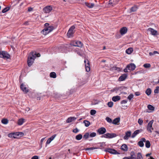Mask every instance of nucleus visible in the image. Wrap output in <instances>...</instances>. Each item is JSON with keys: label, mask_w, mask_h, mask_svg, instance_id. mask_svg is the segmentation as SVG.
Instances as JSON below:
<instances>
[{"label": "nucleus", "mask_w": 159, "mask_h": 159, "mask_svg": "<svg viewBox=\"0 0 159 159\" xmlns=\"http://www.w3.org/2000/svg\"><path fill=\"white\" fill-rule=\"evenodd\" d=\"M56 136V134H54L53 135H52L51 137L49 139H50V140L52 141V140L54 139L55 138Z\"/></svg>", "instance_id": "obj_50"}, {"label": "nucleus", "mask_w": 159, "mask_h": 159, "mask_svg": "<svg viewBox=\"0 0 159 159\" xmlns=\"http://www.w3.org/2000/svg\"><path fill=\"white\" fill-rule=\"evenodd\" d=\"M154 120H152L150 121L148 124L147 126V129L148 131H149L150 133H152V130H153V129L152 127V124L153 123Z\"/></svg>", "instance_id": "obj_9"}, {"label": "nucleus", "mask_w": 159, "mask_h": 159, "mask_svg": "<svg viewBox=\"0 0 159 159\" xmlns=\"http://www.w3.org/2000/svg\"><path fill=\"white\" fill-rule=\"evenodd\" d=\"M148 30L150 31L151 32V34L152 35H156L157 34V31L152 28H149L148 29Z\"/></svg>", "instance_id": "obj_16"}, {"label": "nucleus", "mask_w": 159, "mask_h": 159, "mask_svg": "<svg viewBox=\"0 0 159 159\" xmlns=\"http://www.w3.org/2000/svg\"><path fill=\"white\" fill-rule=\"evenodd\" d=\"M120 99V98L119 96H114L112 98V100L114 102H116L119 100Z\"/></svg>", "instance_id": "obj_22"}, {"label": "nucleus", "mask_w": 159, "mask_h": 159, "mask_svg": "<svg viewBox=\"0 0 159 159\" xmlns=\"http://www.w3.org/2000/svg\"><path fill=\"white\" fill-rule=\"evenodd\" d=\"M154 93H159V86L156 87V89L154 90Z\"/></svg>", "instance_id": "obj_42"}, {"label": "nucleus", "mask_w": 159, "mask_h": 159, "mask_svg": "<svg viewBox=\"0 0 159 159\" xmlns=\"http://www.w3.org/2000/svg\"><path fill=\"white\" fill-rule=\"evenodd\" d=\"M13 138L17 139L19 137L23 135V134L22 132L15 133H13Z\"/></svg>", "instance_id": "obj_15"}, {"label": "nucleus", "mask_w": 159, "mask_h": 159, "mask_svg": "<svg viewBox=\"0 0 159 159\" xmlns=\"http://www.w3.org/2000/svg\"><path fill=\"white\" fill-rule=\"evenodd\" d=\"M83 123L85 124V125L86 127L89 126L90 125V122L87 120H84V121Z\"/></svg>", "instance_id": "obj_31"}, {"label": "nucleus", "mask_w": 159, "mask_h": 159, "mask_svg": "<svg viewBox=\"0 0 159 159\" xmlns=\"http://www.w3.org/2000/svg\"><path fill=\"white\" fill-rule=\"evenodd\" d=\"M127 102V101L126 100H122L121 102V103L122 104H125V103H126Z\"/></svg>", "instance_id": "obj_55"}, {"label": "nucleus", "mask_w": 159, "mask_h": 159, "mask_svg": "<svg viewBox=\"0 0 159 159\" xmlns=\"http://www.w3.org/2000/svg\"><path fill=\"white\" fill-rule=\"evenodd\" d=\"M76 119L75 117H70L68 118L66 120L67 123H70Z\"/></svg>", "instance_id": "obj_23"}, {"label": "nucleus", "mask_w": 159, "mask_h": 159, "mask_svg": "<svg viewBox=\"0 0 159 159\" xmlns=\"http://www.w3.org/2000/svg\"><path fill=\"white\" fill-rule=\"evenodd\" d=\"M148 108L149 110L151 111H154V107L151 105H148Z\"/></svg>", "instance_id": "obj_33"}, {"label": "nucleus", "mask_w": 159, "mask_h": 159, "mask_svg": "<svg viewBox=\"0 0 159 159\" xmlns=\"http://www.w3.org/2000/svg\"><path fill=\"white\" fill-rule=\"evenodd\" d=\"M52 10V7L50 6H48L44 7L43 11L45 13H49Z\"/></svg>", "instance_id": "obj_8"}, {"label": "nucleus", "mask_w": 159, "mask_h": 159, "mask_svg": "<svg viewBox=\"0 0 159 159\" xmlns=\"http://www.w3.org/2000/svg\"><path fill=\"white\" fill-rule=\"evenodd\" d=\"M8 136L10 138H13V137H14V136H13V133L9 134H8Z\"/></svg>", "instance_id": "obj_52"}, {"label": "nucleus", "mask_w": 159, "mask_h": 159, "mask_svg": "<svg viewBox=\"0 0 159 159\" xmlns=\"http://www.w3.org/2000/svg\"><path fill=\"white\" fill-rule=\"evenodd\" d=\"M143 66L146 68H149L150 67L151 65L150 64L146 63L144 64Z\"/></svg>", "instance_id": "obj_39"}, {"label": "nucleus", "mask_w": 159, "mask_h": 159, "mask_svg": "<svg viewBox=\"0 0 159 159\" xmlns=\"http://www.w3.org/2000/svg\"><path fill=\"white\" fill-rule=\"evenodd\" d=\"M127 75L126 74H124L121 75L119 78V81H122L125 80L127 78Z\"/></svg>", "instance_id": "obj_17"}, {"label": "nucleus", "mask_w": 159, "mask_h": 159, "mask_svg": "<svg viewBox=\"0 0 159 159\" xmlns=\"http://www.w3.org/2000/svg\"><path fill=\"white\" fill-rule=\"evenodd\" d=\"M85 64L86 70L87 72H89L90 70L89 62L88 60H85L84 61Z\"/></svg>", "instance_id": "obj_10"}, {"label": "nucleus", "mask_w": 159, "mask_h": 159, "mask_svg": "<svg viewBox=\"0 0 159 159\" xmlns=\"http://www.w3.org/2000/svg\"><path fill=\"white\" fill-rule=\"evenodd\" d=\"M131 132L130 131H128L125 133V135L124 137V139L125 140L128 139L129 138L130 136Z\"/></svg>", "instance_id": "obj_18"}, {"label": "nucleus", "mask_w": 159, "mask_h": 159, "mask_svg": "<svg viewBox=\"0 0 159 159\" xmlns=\"http://www.w3.org/2000/svg\"><path fill=\"white\" fill-rule=\"evenodd\" d=\"M32 159H39L38 157L37 156H34L32 157Z\"/></svg>", "instance_id": "obj_56"}, {"label": "nucleus", "mask_w": 159, "mask_h": 159, "mask_svg": "<svg viewBox=\"0 0 159 159\" xmlns=\"http://www.w3.org/2000/svg\"><path fill=\"white\" fill-rule=\"evenodd\" d=\"M133 51V49L132 48H129L126 50V52L128 54H131Z\"/></svg>", "instance_id": "obj_27"}, {"label": "nucleus", "mask_w": 159, "mask_h": 159, "mask_svg": "<svg viewBox=\"0 0 159 159\" xmlns=\"http://www.w3.org/2000/svg\"><path fill=\"white\" fill-rule=\"evenodd\" d=\"M31 53H35V55L36 56V57H40V54L39 53H36V52H31Z\"/></svg>", "instance_id": "obj_49"}, {"label": "nucleus", "mask_w": 159, "mask_h": 159, "mask_svg": "<svg viewBox=\"0 0 159 159\" xmlns=\"http://www.w3.org/2000/svg\"><path fill=\"white\" fill-rule=\"evenodd\" d=\"M138 144L140 147H143L144 146L143 143L142 142V141H140L139 142Z\"/></svg>", "instance_id": "obj_44"}, {"label": "nucleus", "mask_w": 159, "mask_h": 159, "mask_svg": "<svg viewBox=\"0 0 159 159\" xmlns=\"http://www.w3.org/2000/svg\"><path fill=\"white\" fill-rule=\"evenodd\" d=\"M25 119H24L21 118L19 119L18 122V124L19 125H21L24 122Z\"/></svg>", "instance_id": "obj_25"}, {"label": "nucleus", "mask_w": 159, "mask_h": 159, "mask_svg": "<svg viewBox=\"0 0 159 159\" xmlns=\"http://www.w3.org/2000/svg\"><path fill=\"white\" fill-rule=\"evenodd\" d=\"M97 132L99 134H102L106 132V129L104 127H101L98 130Z\"/></svg>", "instance_id": "obj_12"}, {"label": "nucleus", "mask_w": 159, "mask_h": 159, "mask_svg": "<svg viewBox=\"0 0 159 159\" xmlns=\"http://www.w3.org/2000/svg\"><path fill=\"white\" fill-rule=\"evenodd\" d=\"M113 104V103L112 102H109L107 103L108 106L110 107H112Z\"/></svg>", "instance_id": "obj_41"}, {"label": "nucleus", "mask_w": 159, "mask_h": 159, "mask_svg": "<svg viewBox=\"0 0 159 159\" xmlns=\"http://www.w3.org/2000/svg\"><path fill=\"white\" fill-rule=\"evenodd\" d=\"M135 95L137 96H139L140 95V93L139 92H136L135 93Z\"/></svg>", "instance_id": "obj_64"}, {"label": "nucleus", "mask_w": 159, "mask_h": 159, "mask_svg": "<svg viewBox=\"0 0 159 159\" xmlns=\"http://www.w3.org/2000/svg\"><path fill=\"white\" fill-rule=\"evenodd\" d=\"M70 44L71 45L80 47H82L83 46V43L80 41H77L75 42L71 43Z\"/></svg>", "instance_id": "obj_7"}, {"label": "nucleus", "mask_w": 159, "mask_h": 159, "mask_svg": "<svg viewBox=\"0 0 159 159\" xmlns=\"http://www.w3.org/2000/svg\"><path fill=\"white\" fill-rule=\"evenodd\" d=\"M136 67L135 65L133 63H131L127 66V68L129 70H134Z\"/></svg>", "instance_id": "obj_11"}, {"label": "nucleus", "mask_w": 159, "mask_h": 159, "mask_svg": "<svg viewBox=\"0 0 159 159\" xmlns=\"http://www.w3.org/2000/svg\"><path fill=\"white\" fill-rule=\"evenodd\" d=\"M105 151L109 152L112 154H120L115 150L110 148H107L105 149Z\"/></svg>", "instance_id": "obj_6"}, {"label": "nucleus", "mask_w": 159, "mask_h": 159, "mask_svg": "<svg viewBox=\"0 0 159 159\" xmlns=\"http://www.w3.org/2000/svg\"><path fill=\"white\" fill-rule=\"evenodd\" d=\"M49 25V24L48 23H46L44 24V26L45 27H48Z\"/></svg>", "instance_id": "obj_62"}, {"label": "nucleus", "mask_w": 159, "mask_h": 159, "mask_svg": "<svg viewBox=\"0 0 159 159\" xmlns=\"http://www.w3.org/2000/svg\"><path fill=\"white\" fill-rule=\"evenodd\" d=\"M96 111L94 110H92L90 111V114L91 115H93L96 114Z\"/></svg>", "instance_id": "obj_46"}, {"label": "nucleus", "mask_w": 159, "mask_h": 159, "mask_svg": "<svg viewBox=\"0 0 159 159\" xmlns=\"http://www.w3.org/2000/svg\"><path fill=\"white\" fill-rule=\"evenodd\" d=\"M128 68H127V67H126V68H125V69L124 70V72H128Z\"/></svg>", "instance_id": "obj_63"}, {"label": "nucleus", "mask_w": 159, "mask_h": 159, "mask_svg": "<svg viewBox=\"0 0 159 159\" xmlns=\"http://www.w3.org/2000/svg\"><path fill=\"white\" fill-rule=\"evenodd\" d=\"M9 7H7L4 8L2 11V13H5L9 10Z\"/></svg>", "instance_id": "obj_40"}, {"label": "nucleus", "mask_w": 159, "mask_h": 159, "mask_svg": "<svg viewBox=\"0 0 159 159\" xmlns=\"http://www.w3.org/2000/svg\"><path fill=\"white\" fill-rule=\"evenodd\" d=\"M123 159H135V157H134L133 156H132L131 157H124Z\"/></svg>", "instance_id": "obj_47"}, {"label": "nucleus", "mask_w": 159, "mask_h": 159, "mask_svg": "<svg viewBox=\"0 0 159 159\" xmlns=\"http://www.w3.org/2000/svg\"><path fill=\"white\" fill-rule=\"evenodd\" d=\"M54 29V27L52 26H50L48 27H45L41 31V33L44 35H46L47 34L50 33Z\"/></svg>", "instance_id": "obj_2"}, {"label": "nucleus", "mask_w": 159, "mask_h": 159, "mask_svg": "<svg viewBox=\"0 0 159 159\" xmlns=\"http://www.w3.org/2000/svg\"><path fill=\"white\" fill-rule=\"evenodd\" d=\"M33 9L32 7H29L28 8V11L29 12L31 11H33Z\"/></svg>", "instance_id": "obj_58"}, {"label": "nucleus", "mask_w": 159, "mask_h": 159, "mask_svg": "<svg viewBox=\"0 0 159 159\" xmlns=\"http://www.w3.org/2000/svg\"><path fill=\"white\" fill-rule=\"evenodd\" d=\"M20 88L22 91L25 93H27L29 92L28 89L23 84H22L20 85Z\"/></svg>", "instance_id": "obj_13"}, {"label": "nucleus", "mask_w": 159, "mask_h": 159, "mask_svg": "<svg viewBox=\"0 0 159 159\" xmlns=\"http://www.w3.org/2000/svg\"><path fill=\"white\" fill-rule=\"evenodd\" d=\"M151 93L150 89H148L146 91V93L148 95H149Z\"/></svg>", "instance_id": "obj_35"}, {"label": "nucleus", "mask_w": 159, "mask_h": 159, "mask_svg": "<svg viewBox=\"0 0 159 159\" xmlns=\"http://www.w3.org/2000/svg\"><path fill=\"white\" fill-rule=\"evenodd\" d=\"M134 95L132 94L129 95L128 97V99L129 100H131L132 98H133Z\"/></svg>", "instance_id": "obj_48"}, {"label": "nucleus", "mask_w": 159, "mask_h": 159, "mask_svg": "<svg viewBox=\"0 0 159 159\" xmlns=\"http://www.w3.org/2000/svg\"><path fill=\"white\" fill-rule=\"evenodd\" d=\"M120 120V117H118L112 121V123L115 125H118V123H119Z\"/></svg>", "instance_id": "obj_19"}, {"label": "nucleus", "mask_w": 159, "mask_h": 159, "mask_svg": "<svg viewBox=\"0 0 159 159\" xmlns=\"http://www.w3.org/2000/svg\"><path fill=\"white\" fill-rule=\"evenodd\" d=\"M138 7L136 6H134L132 7L130 9L131 12H134L137 11Z\"/></svg>", "instance_id": "obj_28"}, {"label": "nucleus", "mask_w": 159, "mask_h": 159, "mask_svg": "<svg viewBox=\"0 0 159 159\" xmlns=\"http://www.w3.org/2000/svg\"><path fill=\"white\" fill-rule=\"evenodd\" d=\"M50 76L51 78H55L56 77V74L54 72H51L50 74Z\"/></svg>", "instance_id": "obj_29"}, {"label": "nucleus", "mask_w": 159, "mask_h": 159, "mask_svg": "<svg viewBox=\"0 0 159 159\" xmlns=\"http://www.w3.org/2000/svg\"><path fill=\"white\" fill-rule=\"evenodd\" d=\"M89 137V132L86 133L84 134V135L83 138V139H84L85 140H86L88 139Z\"/></svg>", "instance_id": "obj_26"}, {"label": "nucleus", "mask_w": 159, "mask_h": 159, "mask_svg": "<svg viewBox=\"0 0 159 159\" xmlns=\"http://www.w3.org/2000/svg\"><path fill=\"white\" fill-rule=\"evenodd\" d=\"M111 70L114 71L117 70V67L116 66L113 67L110 69Z\"/></svg>", "instance_id": "obj_54"}, {"label": "nucleus", "mask_w": 159, "mask_h": 159, "mask_svg": "<svg viewBox=\"0 0 159 159\" xmlns=\"http://www.w3.org/2000/svg\"><path fill=\"white\" fill-rule=\"evenodd\" d=\"M116 134L114 133H107L102 135L101 137H104L106 138H112L116 137Z\"/></svg>", "instance_id": "obj_5"}, {"label": "nucleus", "mask_w": 159, "mask_h": 159, "mask_svg": "<svg viewBox=\"0 0 159 159\" xmlns=\"http://www.w3.org/2000/svg\"><path fill=\"white\" fill-rule=\"evenodd\" d=\"M52 141L50 140V139L49 138L48 139L47 141L46 144H49Z\"/></svg>", "instance_id": "obj_57"}, {"label": "nucleus", "mask_w": 159, "mask_h": 159, "mask_svg": "<svg viewBox=\"0 0 159 159\" xmlns=\"http://www.w3.org/2000/svg\"><path fill=\"white\" fill-rule=\"evenodd\" d=\"M75 28V26L73 25L69 29L67 34V36L69 38L73 36V34L74 33L73 30Z\"/></svg>", "instance_id": "obj_4"}, {"label": "nucleus", "mask_w": 159, "mask_h": 159, "mask_svg": "<svg viewBox=\"0 0 159 159\" xmlns=\"http://www.w3.org/2000/svg\"><path fill=\"white\" fill-rule=\"evenodd\" d=\"M35 53H30L28 59V65L29 66H31L33 63L35 59L36 58Z\"/></svg>", "instance_id": "obj_1"}, {"label": "nucleus", "mask_w": 159, "mask_h": 159, "mask_svg": "<svg viewBox=\"0 0 159 159\" xmlns=\"http://www.w3.org/2000/svg\"><path fill=\"white\" fill-rule=\"evenodd\" d=\"M137 159H143L142 156L140 153H138L137 154Z\"/></svg>", "instance_id": "obj_37"}, {"label": "nucleus", "mask_w": 159, "mask_h": 159, "mask_svg": "<svg viewBox=\"0 0 159 159\" xmlns=\"http://www.w3.org/2000/svg\"><path fill=\"white\" fill-rule=\"evenodd\" d=\"M108 4L109 5H112V6L113 5L112 4H114L113 2L111 0H110L109 1V2Z\"/></svg>", "instance_id": "obj_59"}, {"label": "nucleus", "mask_w": 159, "mask_h": 159, "mask_svg": "<svg viewBox=\"0 0 159 159\" xmlns=\"http://www.w3.org/2000/svg\"><path fill=\"white\" fill-rule=\"evenodd\" d=\"M156 54H159V53L157 51H154L153 52H150L149 53V55L151 56L153 55Z\"/></svg>", "instance_id": "obj_38"}, {"label": "nucleus", "mask_w": 159, "mask_h": 159, "mask_svg": "<svg viewBox=\"0 0 159 159\" xmlns=\"http://www.w3.org/2000/svg\"><path fill=\"white\" fill-rule=\"evenodd\" d=\"M45 138H43V139H42L41 140V141H40V144H41V147H42V143H43V142L44 139H45Z\"/></svg>", "instance_id": "obj_60"}, {"label": "nucleus", "mask_w": 159, "mask_h": 159, "mask_svg": "<svg viewBox=\"0 0 159 159\" xmlns=\"http://www.w3.org/2000/svg\"><path fill=\"white\" fill-rule=\"evenodd\" d=\"M121 150L124 151H127L128 150V147L125 144H123L121 147Z\"/></svg>", "instance_id": "obj_21"}, {"label": "nucleus", "mask_w": 159, "mask_h": 159, "mask_svg": "<svg viewBox=\"0 0 159 159\" xmlns=\"http://www.w3.org/2000/svg\"><path fill=\"white\" fill-rule=\"evenodd\" d=\"M106 120L108 122L111 123L112 122V120L109 117H107Z\"/></svg>", "instance_id": "obj_45"}, {"label": "nucleus", "mask_w": 159, "mask_h": 159, "mask_svg": "<svg viewBox=\"0 0 159 159\" xmlns=\"http://www.w3.org/2000/svg\"><path fill=\"white\" fill-rule=\"evenodd\" d=\"M151 144L149 141L147 140L146 141L145 143L146 147L147 148H149L150 147Z\"/></svg>", "instance_id": "obj_32"}, {"label": "nucleus", "mask_w": 159, "mask_h": 159, "mask_svg": "<svg viewBox=\"0 0 159 159\" xmlns=\"http://www.w3.org/2000/svg\"><path fill=\"white\" fill-rule=\"evenodd\" d=\"M97 148H98L94 147H92L91 148H87L85 149V150H93L94 149H97Z\"/></svg>", "instance_id": "obj_43"}, {"label": "nucleus", "mask_w": 159, "mask_h": 159, "mask_svg": "<svg viewBox=\"0 0 159 159\" xmlns=\"http://www.w3.org/2000/svg\"><path fill=\"white\" fill-rule=\"evenodd\" d=\"M79 131V130L78 129L76 128H75V129H74L73 130V132L74 133H77V132H78Z\"/></svg>", "instance_id": "obj_53"}, {"label": "nucleus", "mask_w": 159, "mask_h": 159, "mask_svg": "<svg viewBox=\"0 0 159 159\" xmlns=\"http://www.w3.org/2000/svg\"><path fill=\"white\" fill-rule=\"evenodd\" d=\"M2 122L4 124H7L8 123V120L7 119H3L2 120Z\"/></svg>", "instance_id": "obj_34"}, {"label": "nucleus", "mask_w": 159, "mask_h": 159, "mask_svg": "<svg viewBox=\"0 0 159 159\" xmlns=\"http://www.w3.org/2000/svg\"><path fill=\"white\" fill-rule=\"evenodd\" d=\"M10 55L6 52L0 51V57L4 59H8L10 57Z\"/></svg>", "instance_id": "obj_3"}, {"label": "nucleus", "mask_w": 159, "mask_h": 159, "mask_svg": "<svg viewBox=\"0 0 159 159\" xmlns=\"http://www.w3.org/2000/svg\"><path fill=\"white\" fill-rule=\"evenodd\" d=\"M138 123L140 125H142L143 123V120L140 119H139L138 120Z\"/></svg>", "instance_id": "obj_51"}, {"label": "nucleus", "mask_w": 159, "mask_h": 159, "mask_svg": "<svg viewBox=\"0 0 159 159\" xmlns=\"http://www.w3.org/2000/svg\"><path fill=\"white\" fill-rule=\"evenodd\" d=\"M96 135V133L95 132H93L89 133V137L91 138L95 137Z\"/></svg>", "instance_id": "obj_36"}, {"label": "nucleus", "mask_w": 159, "mask_h": 159, "mask_svg": "<svg viewBox=\"0 0 159 159\" xmlns=\"http://www.w3.org/2000/svg\"><path fill=\"white\" fill-rule=\"evenodd\" d=\"M141 130H140L138 129L135 131L134 133L132 134L131 137L132 138H134L135 136L138 134H139Z\"/></svg>", "instance_id": "obj_20"}, {"label": "nucleus", "mask_w": 159, "mask_h": 159, "mask_svg": "<svg viewBox=\"0 0 159 159\" xmlns=\"http://www.w3.org/2000/svg\"><path fill=\"white\" fill-rule=\"evenodd\" d=\"M127 31V29L126 27H123L120 29V32L121 35L125 34Z\"/></svg>", "instance_id": "obj_14"}, {"label": "nucleus", "mask_w": 159, "mask_h": 159, "mask_svg": "<svg viewBox=\"0 0 159 159\" xmlns=\"http://www.w3.org/2000/svg\"><path fill=\"white\" fill-rule=\"evenodd\" d=\"M82 138V135L81 134H79L76 135L75 137V139L78 140H80Z\"/></svg>", "instance_id": "obj_30"}, {"label": "nucleus", "mask_w": 159, "mask_h": 159, "mask_svg": "<svg viewBox=\"0 0 159 159\" xmlns=\"http://www.w3.org/2000/svg\"><path fill=\"white\" fill-rule=\"evenodd\" d=\"M141 141H142V142L143 143V142H146V139L144 138H142L141 139Z\"/></svg>", "instance_id": "obj_61"}, {"label": "nucleus", "mask_w": 159, "mask_h": 159, "mask_svg": "<svg viewBox=\"0 0 159 159\" xmlns=\"http://www.w3.org/2000/svg\"><path fill=\"white\" fill-rule=\"evenodd\" d=\"M85 5L89 8H93L94 6V4L93 3H89L86 2L85 3Z\"/></svg>", "instance_id": "obj_24"}]
</instances>
